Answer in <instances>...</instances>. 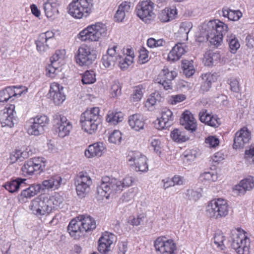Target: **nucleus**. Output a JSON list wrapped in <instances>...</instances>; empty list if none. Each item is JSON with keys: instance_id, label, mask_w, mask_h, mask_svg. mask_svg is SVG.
Wrapping results in <instances>:
<instances>
[{"instance_id": "35", "label": "nucleus", "mask_w": 254, "mask_h": 254, "mask_svg": "<svg viewBox=\"0 0 254 254\" xmlns=\"http://www.w3.org/2000/svg\"><path fill=\"white\" fill-rule=\"evenodd\" d=\"M254 187V178L252 176L242 180L239 185L235 186V189L240 193H244L247 190H251Z\"/></svg>"}, {"instance_id": "37", "label": "nucleus", "mask_w": 254, "mask_h": 254, "mask_svg": "<svg viewBox=\"0 0 254 254\" xmlns=\"http://www.w3.org/2000/svg\"><path fill=\"white\" fill-rule=\"evenodd\" d=\"M128 124L131 128L136 131L143 129L144 125L143 117L139 114L130 116L128 119Z\"/></svg>"}, {"instance_id": "10", "label": "nucleus", "mask_w": 254, "mask_h": 254, "mask_svg": "<svg viewBox=\"0 0 254 254\" xmlns=\"http://www.w3.org/2000/svg\"><path fill=\"white\" fill-rule=\"evenodd\" d=\"M231 247L239 254H249L250 240L244 234L235 233L229 240Z\"/></svg>"}, {"instance_id": "23", "label": "nucleus", "mask_w": 254, "mask_h": 254, "mask_svg": "<svg viewBox=\"0 0 254 254\" xmlns=\"http://www.w3.org/2000/svg\"><path fill=\"white\" fill-rule=\"evenodd\" d=\"M106 145L103 142H97L89 145L84 154L87 158L100 157L105 152Z\"/></svg>"}, {"instance_id": "24", "label": "nucleus", "mask_w": 254, "mask_h": 254, "mask_svg": "<svg viewBox=\"0 0 254 254\" xmlns=\"http://www.w3.org/2000/svg\"><path fill=\"white\" fill-rule=\"evenodd\" d=\"M114 235L108 232L102 234L98 240V251L105 254L110 250L111 245L113 244Z\"/></svg>"}, {"instance_id": "20", "label": "nucleus", "mask_w": 254, "mask_h": 254, "mask_svg": "<svg viewBox=\"0 0 254 254\" xmlns=\"http://www.w3.org/2000/svg\"><path fill=\"white\" fill-rule=\"evenodd\" d=\"M15 106L10 104L8 107H5L0 111V123L2 127H11L14 125V114Z\"/></svg>"}, {"instance_id": "17", "label": "nucleus", "mask_w": 254, "mask_h": 254, "mask_svg": "<svg viewBox=\"0 0 254 254\" xmlns=\"http://www.w3.org/2000/svg\"><path fill=\"white\" fill-rule=\"evenodd\" d=\"M175 71H170L167 68H164L158 75L156 81L159 84L160 87H163L165 90L172 89V80L177 76Z\"/></svg>"}, {"instance_id": "64", "label": "nucleus", "mask_w": 254, "mask_h": 254, "mask_svg": "<svg viewBox=\"0 0 254 254\" xmlns=\"http://www.w3.org/2000/svg\"><path fill=\"white\" fill-rule=\"evenodd\" d=\"M118 254H128L127 243L122 242L118 245Z\"/></svg>"}, {"instance_id": "11", "label": "nucleus", "mask_w": 254, "mask_h": 254, "mask_svg": "<svg viewBox=\"0 0 254 254\" xmlns=\"http://www.w3.org/2000/svg\"><path fill=\"white\" fill-rule=\"evenodd\" d=\"M92 184V180L87 172H79L74 182L77 195L80 198L84 197L89 191Z\"/></svg>"}, {"instance_id": "15", "label": "nucleus", "mask_w": 254, "mask_h": 254, "mask_svg": "<svg viewBox=\"0 0 254 254\" xmlns=\"http://www.w3.org/2000/svg\"><path fill=\"white\" fill-rule=\"evenodd\" d=\"M45 167L44 158L35 157L26 161L22 167L21 170L24 175H31L35 172L43 171Z\"/></svg>"}, {"instance_id": "8", "label": "nucleus", "mask_w": 254, "mask_h": 254, "mask_svg": "<svg viewBox=\"0 0 254 254\" xmlns=\"http://www.w3.org/2000/svg\"><path fill=\"white\" fill-rule=\"evenodd\" d=\"M106 28L102 23H96L88 26L78 34V38L81 41H97L100 38L105 35Z\"/></svg>"}, {"instance_id": "53", "label": "nucleus", "mask_w": 254, "mask_h": 254, "mask_svg": "<svg viewBox=\"0 0 254 254\" xmlns=\"http://www.w3.org/2000/svg\"><path fill=\"white\" fill-rule=\"evenodd\" d=\"M150 147L152 148L154 151L158 154H160L161 152V141L159 137L153 136L150 137L149 140Z\"/></svg>"}, {"instance_id": "39", "label": "nucleus", "mask_w": 254, "mask_h": 254, "mask_svg": "<svg viewBox=\"0 0 254 254\" xmlns=\"http://www.w3.org/2000/svg\"><path fill=\"white\" fill-rule=\"evenodd\" d=\"M170 136L173 140L178 143L184 142L189 139L185 131L178 128L172 131Z\"/></svg>"}, {"instance_id": "6", "label": "nucleus", "mask_w": 254, "mask_h": 254, "mask_svg": "<svg viewBox=\"0 0 254 254\" xmlns=\"http://www.w3.org/2000/svg\"><path fill=\"white\" fill-rule=\"evenodd\" d=\"M229 206L227 200L218 198L209 201L206 207V215L210 218L219 219L228 214Z\"/></svg>"}, {"instance_id": "36", "label": "nucleus", "mask_w": 254, "mask_h": 254, "mask_svg": "<svg viewBox=\"0 0 254 254\" xmlns=\"http://www.w3.org/2000/svg\"><path fill=\"white\" fill-rule=\"evenodd\" d=\"M130 2L127 1L122 2L118 7V9L115 15L114 18L116 21L121 22L125 18L126 13L130 9Z\"/></svg>"}, {"instance_id": "4", "label": "nucleus", "mask_w": 254, "mask_h": 254, "mask_svg": "<svg viewBox=\"0 0 254 254\" xmlns=\"http://www.w3.org/2000/svg\"><path fill=\"white\" fill-rule=\"evenodd\" d=\"M29 207L32 213L37 217L47 216L54 208L52 197L49 194H41L31 201Z\"/></svg>"}, {"instance_id": "54", "label": "nucleus", "mask_w": 254, "mask_h": 254, "mask_svg": "<svg viewBox=\"0 0 254 254\" xmlns=\"http://www.w3.org/2000/svg\"><path fill=\"white\" fill-rule=\"evenodd\" d=\"M143 87L142 85L135 86L131 95V99L134 102H138L141 100L143 94Z\"/></svg>"}, {"instance_id": "19", "label": "nucleus", "mask_w": 254, "mask_h": 254, "mask_svg": "<svg viewBox=\"0 0 254 254\" xmlns=\"http://www.w3.org/2000/svg\"><path fill=\"white\" fill-rule=\"evenodd\" d=\"M63 51L57 50L55 54L51 58V64H49L46 67V74L50 77H54L55 75H58L62 72L63 67L62 66H58L59 63L57 62L63 58Z\"/></svg>"}, {"instance_id": "26", "label": "nucleus", "mask_w": 254, "mask_h": 254, "mask_svg": "<svg viewBox=\"0 0 254 254\" xmlns=\"http://www.w3.org/2000/svg\"><path fill=\"white\" fill-rule=\"evenodd\" d=\"M180 124L185 128L191 132L195 131L197 128L195 120L192 114L189 111H185L180 118Z\"/></svg>"}, {"instance_id": "40", "label": "nucleus", "mask_w": 254, "mask_h": 254, "mask_svg": "<svg viewBox=\"0 0 254 254\" xmlns=\"http://www.w3.org/2000/svg\"><path fill=\"white\" fill-rule=\"evenodd\" d=\"M227 42L228 44L230 51L232 53H235L240 48V44L238 39L235 35L233 34H228L226 39Z\"/></svg>"}, {"instance_id": "48", "label": "nucleus", "mask_w": 254, "mask_h": 254, "mask_svg": "<svg viewBox=\"0 0 254 254\" xmlns=\"http://www.w3.org/2000/svg\"><path fill=\"white\" fill-rule=\"evenodd\" d=\"M205 64L207 66H212L216 64L220 59V56L218 53H209L205 55Z\"/></svg>"}, {"instance_id": "41", "label": "nucleus", "mask_w": 254, "mask_h": 254, "mask_svg": "<svg viewBox=\"0 0 254 254\" xmlns=\"http://www.w3.org/2000/svg\"><path fill=\"white\" fill-rule=\"evenodd\" d=\"M221 13L223 16L228 18L231 21L238 20L242 15L240 11L232 10L228 7L223 8Z\"/></svg>"}, {"instance_id": "55", "label": "nucleus", "mask_w": 254, "mask_h": 254, "mask_svg": "<svg viewBox=\"0 0 254 254\" xmlns=\"http://www.w3.org/2000/svg\"><path fill=\"white\" fill-rule=\"evenodd\" d=\"M122 139V133L119 130H114L109 136L110 143L120 144Z\"/></svg>"}, {"instance_id": "63", "label": "nucleus", "mask_w": 254, "mask_h": 254, "mask_svg": "<svg viewBox=\"0 0 254 254\" xmlns=\"http://www.w3.org/2000/svg\"><path fill=\"white\" fill-rule=\"evenodd\" d=\"M186 99V97L184 95L179 94L175 96H172L170 99V103L173 105L177 104L178 103L181 102Z\"/></svg>"}, {"instance_id": "25", "label": "nucleus", "mask_w": 254, "mask_h": 254, "mask_svg": "<svg viewBox=\"0 0 254 254\" xmlns=\"http://www.w3.org/2000/svg\"><path fill=\"white\" fill-rule=\"evenodd\" d=\"M198 116L201 122L210 127H217L221 124L220 120L217 116L207 113L206 109L201 110Z\"/></svg>"}, {"instance_id": "46", "label": "nucleus", "mask_w": 254, "mask_h": 254, "mask_svg": "<svg viewBox=\"0 0 254 254\" xmlns=\"http://www.w3.org/2000/svg\"><path fill=\"white\" fill-rule=\"evenodd\" d=\"M36 44L37 51L41 54H44L49 51L51 43L45 40H43L38 37L36 41Z\"/></svg>"}, {"instance_id": "9", "label": "nucleus", "mask_w": 254, "mask_h": 254, "mask_svg": "<svg viewBox=\"0 0 254 254\" xmlns=\"http://www.w3.org/2000/svg\"><path fill=\"white\" fill-rule=\"evenodd\" d=\"M50 122L46 115H38L30 120V125L27 129L29 135L38 136L43 134L47 128Z\"/></svg>"}, {"instance_id": "14", "label": "nucleus", "mask_w": 254, "mask_h": 254, "mask_svg": "<svg viewBox=\"0 0 254 254\" xmlns=\"http://www.w3.org/2000/svg\"><path fill=\"white\" fill-rule=\"evenodd\" d=\"M130 166L133 167L136 172H144L148 170L147 159L139 151H130L127 156Z\"/></svg>"}, {"instance_id": "3", "label": "nucleus", "mask_w": 254, "mask_h": 254, "mask_svg": "<svg viewBox=\"0 0 254 254\" xmlns=\"http://www.w3.org/2000/svg\"><path fill=\"white\" fill-rule=\"evenodd\" d=\"M62 180L63 179L61 176L55 175L44 180L42 184L31 185L21 191L20 194L18 196V199L20 201L24 202L25 198H30L41 190L46 189L57 190L60 187Z\"/></svg>"}, {"instance_id": "59", "label": "nucleus", "mask_w": 254, "mask_h": 254, "mask_svg": "<svg viewBox=\"0 0 254 254\" xmlns=\"http://www.w3.org/2000/svg\"><path fill=\"white\" fill-rule=\"evenodd\" d=\"M54 34L52 31H48L45 33H41L39 37L41 38L43 40H45L48 42H50L51 43L54 40L53 39Z\"/></svg>"}, {"instance_id": "31", "label": "nucleus", "mask_w": 254, "mask_h": 254, "mask_svg": "<svg viewBox=\"0 0 254 254\" xmlns=\"http://www.w3.org/2000/svg\"><path fill=\"white\" fill-rule=\"evenodd\" d=\"M186 45L184 43H177L172 49L168 56V59L170 61H176L186 52Z\"/></svg>"}, {"instance_id": "43", "label": "nucleus", "mask_w": 254, "mask_h": 254, "mask_svg": "<svg viewBox=\"0 0 254 254\" xmlns=\"http://www.w3.org/2000/svg\"><path fill=\"white\" fill-rule=\"evenodd\" d=\"M182 68L184 74L188 77L192 75L195 72L192 61H190L186 60L182 61Z\"/></svg>"}, {"instance_id": "5", "label": "nucleus", "mask_w": 254, "mask_h": 254, "mask_svg": "<svg viewBox=\"0 0 254 254\" xmlns=\"http://www.w3.org/2000/svg\"><path fill=\"white\" fill-rule=\"evenodd\" d=\"M99 112L98 107H93L81 114L80 123L85 132L90 134L95 133L100 123Z\"/></svg>"}, {"instance_id": "57", "label": "nucleus", "mask_w": 254, "mask_h": 254, "mask_svg": "<svg viewBox=\"0 0 254 254\" xmlns=\"http://www.w3.org/2000/svg\"><path fill=\"white\" fill-rule=\"evenodd\" d=\"M245 159L250 164H254V146H251L245 152Z\"/></svg>"}, {"instance_id": "2", "label": "nucleus", "mask_w": 254, "mask_h": 254, "mask_svg": "<svg viewBox=\"0 0 254 254\" xmlns=\"http://www.w3.org/2000/svg\"><path fill=\"white\" fill-rule=\"evenodd\" d=\"M202 36L205 37L211 45L218 47L222 41L223 37L227 33V24L218 19L210 20L202 27Z\"/></svg>"}, {"instance_id": "44", "label": "nucleus", "mask_w": 254, "mask_h": 254, "mask_svg": "<svg viewBox=\"0 0 254 254\" xmlns=\"http://www.w3.org/2000/svg\"><path fill=\"white\" fill-rule=\"evenodd\" d=\"M225 237L221 232L216 233L213 238L214 247H215L219 250H223L225 248L224 244Z\"/></svg>"}, {"instance_id": "51", "label": "nucleus", "mask_w": 254, "mask_h": 254, "mask_svg": "<svg viewBox=\"0 0 254 254\" xmlns=\"http://www.w3.org/2000/svg\"><path fill=\"white\" fill-rule=\"evenodd\" d=\"M145 217V214L143 213L136 216H131L128 218V223L133 226H137L143 223Z\"/></svg>"}, {"instance_id": "61", "label": "nucleus", "mask_w": 254, "mask_h": 254, "mask_svg": "<svg viewBox=\"0 0 254 254\" xmlns=\"http://www.w3.org/2000/svg\"><path fill=\"white\" fill-rule=\"evenodd\" d=\"M205 142L209 145L210 147H215L219 143L218 138L214 136H208L206 138Z\"/></svg>"}, {"instance_id": "18", "label": "nucleus", "mask_w": 254, "mask_h": 254, "mask_svg": "<svg viewBox=\"0 0 254 254\" xmlns=\"http://www.w3.org/2000/svg\"><path fill=\"white\" fill-rule=\"evenodd\" d=\"M251 138V133L247 127H244L237 131L234 138L233 148L239 149L248 144Z\"/></svg>"}, {"instance_id": "29", "label": "nucleus", "mask_w": 254, "mask_h": 254, "mask_svg": "<svg viewBox=\"0 0 254 254\" xmlns=\"http://www.w3.org/2000/svg\"><path fill=\"white\" fill-rule=\"evenodd\" d=\"M67 231L70 236L75 239H78L84 235L79 220L74 219L71 220L67 227Z\"/></svg>"}, {"instance_id": "34", "label": "nucleus", "mask_w": 254, "mask_h": 254, "mask_svg": "<svg viewBox=\"0 0 254 254\" xmlns=\"http://www.w3.org/2000/svg\"><path fill=\"white\" fill-rule=\"evenodd\" d=\"M26 181V179L18 178L6 182L3 186L9 192L13 193L17 191L20 188L24 187Z\"/></svg>"}, {"instance_id": "60", "label": "nucleus", "mask_w": 254, "mask_h": 254, "mask_svg": "<svg viewBox=\"0 0 254 254\" xmlns=\"http://www.w3.org/2000/svg\"><path fill=\"white\" fill-rule=\"evenodd\" d=\"M111 94L114 98L118 97L121 94V88L118 83H114L111 88Z\"/></svg>"}, {"instance_id": "62", "label": "nucleus", "mask_w": 254, "mask_h": 254, "mask_svg": "<svg viewBox=\"0 0 254 254\" xmlns=\"http://www.w3.org/2000/svg\"><path fill=\"white\" fill-rule=\"evenodd\" d=\"M139 59L142 64L145 63L148 61V52L144 47H142L140 50Z\"/></svg>"}, {"instance_id": "16", "label": "nucleus", "mask_w": 254, "mask_h": 254, "mask_svg": "<svg viewBox=\"0 0 254 254\" xmlns=\"http://www.w3.org/2000/svg\"><path fill=\"white\" fill-rule=\"evenodd\" d=\"M154 246L157 252L161 254H173L176 249L173 241L165 237H159L154 241Z\"/></svg>"}, {"instance_id": "58", "label": "nucleus", "mask_w": 254, "mask_h": 254, "mask_svg": "<svg viewBox=\"0 0 254 254\" xmlns=\"http://www.w3.org/2000/svg\"><path fill=\"white\" fill-rule=\"evenodd\" d=\"M53 198V200L52 199L53 206L54 208L55 206L63 207V202L64 201V197L62 195H61L59 193H57L52 197Z\"/></svg>"}, {"instance_id": "21", "label": "nucleus", "mask_w": 254, "mask_h": 254, "mask_svg": "<svg viewBox=\"0 0 254 254\" xmlns=\"http://www.w3.org/2000/svg\"><path fill=\"white\" fill-rule=\"evenodd\" d=\"M118 49L117 46H114L112 48H109L107 54L103 56L102 61L105 67L112 68L115 65L118 59Z\"/></svg>"}, {"instance_id": "7", "label": "nucleus", "mask_w": 254, "mask_h": 254, "mask_svg": "<svg viewBox=\"0 0 254 254\" xmlns=\"http://www.w3.org/2000/svg\"><path fill=\"white\" fill-rule=\"evenodd\" d=\"M93 6V0H73L67 7L68 14L76 19L87 17Z\"/></svg>"}, {"instance_id": "13", "label": "nucleus", "mask_w": 254, "mask_h": 254, "mask_svg": "<svg viewBox=\"0 0 254 254\" xmlns=\"http://www.w3.org/2000/svg\"><path fill=\"white\" fill-rule=\"evenodd\" d=\"M154 7V4L150 0L140 1L136 6V15L145 23H148L155 17Z\"/></svg>"}, {"instance_id": "50", "label": "nucleus", "mask_w": 254, "mask_h": 254, "mask_svg": "<svg viewBox=\"0 0 254 254\" xmlns=\"http://www.w3.org/2000/svg\"><path fill=\"white\" fill-rule=\"evenodd\" d=\"M185 194L187 199L193 201H197L201 196L200 191L193 189H188Z\"/></svg>"}, {"instance_id": "52", "label": "nucleus", "mask_w": 254, "mask_h": 254, "mask_svg": "<svg viewBox=\"0 0 254 254\" xmlns=\"http://www.w3.org/2000/svg\"><path fill=\"white\" fill-rule=\"evenodd\" d=\"M118 59L119 66L123 70L127 69L133 62L132 58L130 57L129 58L122 57L118 54Z\"/></svg>"}, {"instance_id": "38", "label": "nucleus", "mask_w": 254, "mask_h": 254, "mask_svg": "<svg viewBox=\"0 0 254 254\" xmlns=\"http://www.w3.org/2000/svg\"><path fill=\"white\" fill-rule=\"evenodd\" d=\"M43 9L47 18H55L59 14V10L49 1H45Z\"/></svg>"}, {"instance_id": "33", "label": "nucleus", "mask_w": 254, "mask_h": 254, "mask_svg": "<svg viewBox=\"0 0 254 254\" xmlns=\"http://www.w3.org/2000/svg\"><path fill=\"white\" fill-rule=\"evenodd\" d=\"M63 117V114L60 113H56L53 117V130L54 133L62 138L64 137Z\"/></svg>"}, {"instance_id": "49", "label": "nucleus", "mask_w": 254, "mask_h": 254, "mask_svg": "<svg viewBox=\"0 0 254 254\" xmlns=\"http://www.w3.org/2000/svg\"><path fill=\"white\" fill-rule=\"evenodd\" d=\"M217 180V175L211 172H203L200 175L199 177V180L204 184L208 183L210 182H215Z\"/></svg>"}, {"instance_id": "42", "label": "nucleus", "mask_w": 254, "mask_h": 254, "mask_svg": "<svg viewBox=\"0 0 254 254\" xmlns=\"http://www.w3.org/2000/svg\"><path fill=\"white\" fill-rule=\"evenodd\" d=\"M123 119V114L122 112H109L106 121L111 125H115L122 122Z\"/></svg>"}, {"instance_id": "28", "label": "nucleus", "mask_w": 254, "mask_h": 254, "mask_svg": "<svg viewBox=\"0 0 254 254\" xmlns=\"http://www.w3.org/2000/svg\"><path fill=\"white\" fill-rule=\"evenodd\" d=\"M20 88V87L16 86H9L0 91V102H7L8 101L11 102L14 100V97L20 96L23 92L21 91L17 92L14 90V89L18 90Z\"/></svg>"}, {"instance_id": "22", "label": "nucleus", "mask_w": 254, "mask_h": 254, "mask_svg": "<svg viewBox=\"0 0 254 254\" xmlns=\"http://www.w3.org/2000/svg\"><path fill=\"white\" fill-rule=\"evenodd\" d=\"M63 90V87L62 86L58 83L53 82L51 85L47 97L49 98H52L55 105H60L64 102Z\"/></svg>"}, {"instance_id": "12", "label": "nucleus", "mask_w": 254, "mask_h": 254, "mask_svg": "<svg viewBox=\"0 0 254 254\" xmlns=\"http://www.w3.org/2000/svg\"><path fill=\"white\" fill-rule=\"evenodd\" d=\"M97 55L93 50L86 45L80 47L75 57L76 63L81 66L88 67L96 59Z\"/></svg>"}, {"instance_id": "27", "label": "nucleus", "mask_w": 254, "mask_h": 254, "mask_svg": "<svg viewBox=\"0 0 254 254\" xmlns=\"http://www.w3.org/2000/svg\"><path fill=\"white\" fill-rule=\"evenodd\" d=\"M161 117L158 119V128L163 129L173 125L174 116L172 111L167 108L163 109L161 112Z\"/></svg>"}, {"instance_id": "32", "label": "nucleus", "mask_w": 254, "mask_h": 254, "mask_svg": "<svg viewBox=\"0 0 254 254\" xmlns=\"http://www.w3.org/2000/svg\"><path fill=\"white\" fill-rule=\"evenodd\" d=\"M177 9L175 6L166 7L159 13L158 18L162 22H167L174 19L177 15Z\"/></svg>"}, {"instance_id": "56", "label": "nucleus", "mask_w": 254, "mask_h": 254, "mask_svg": "<svg viewBox=\"0 0 254 254\" xmlns=\"http://www.w3.org/2000/svg\"><path fill=\"white\" fill-rule=\"evenodd\" d=\"M202 79L206 83L211 86L212 83L217 80V75L216 73H207L202 75Z\"/></svg>"}, {"instance_id": "1", "label": "nucleus", "mask_w": 254, "mask_h": 254, "mask_svg": "<svg viewBox=\"0 0 254 254\" xmlns=\"http://www.w3.org/2000/svg\"><path fill=\"white\" fill-rule=\"evenodd\" d=\"M132 181L133 179L130 176L126 177L123 181L109 177H104L96 188V197L98 200H103L104 198L108 199L111 194L120 192L124 188L131 185Z\"/></svg>"}, {"instance_id": "47", "label": "nucleus", "mask_w": 254, "mask_h": 254, "mask_svg": "<svg viewBox=\"0 0 254 254\" xmlns=\"http://www.w3.org/2000/svg\"><path fill=\"white\" fill-rule=\"evenodd\" d=\"M82 82L83 84H90L96 81L95 73L93 70H86L82 75Z\"/></svg>"}, {"instance_id": "45", "label": "nucleus", "mask_w": 254, "mask_h": 254, "mask_svg": "<svg viewBox=\"0 0 254 254\" xmlns=\"http://www.w3.org/2000/svg\"><path fill=\"white\" fill-rule=\"evenodd\" d=\"M27 157V153L26 152H21L19 150H15L12 151L9 158V163L13 164L18 160L21 161L23 159Z\"/></svg>"}, {"instance_id": "30", "label": "nucleus", "mask_w": 254, "mask_h": 254, "mask_svg": "<svg viewBox=\"0 0 254 254\" xmlns=\"http://www.w3.org/2000/svg\"><path fill=\"white\" fill-rule=\"evenodd\" d=\"M81 225V229L83 233L89 232L95 229L96 227L95 220L89 215H82L77 217Z\"/></svg>"}]
</instances>
